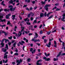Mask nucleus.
<instances>
[{"label":"nucleus","instance_id":"obj_49","mask_svg":"<svg viewBox=\"0 0 65 65\" xmlns=\"http://www.w3.org/2000/svg\"><path fill=\"white\" fill-rule=\"evenodd\" d=\"M36 44L38 45V46H40V45H41L40 44V43H37Z\"/></svg>","mask_w":65,"mask_h":65},{"label":"nucleus","instance_id":"obj_7","mask_svg":"<svg viewBox=\"0 0 65 65\" xmlns=\"http://www.w3.org/2000/svg\"><path fill=\"white\" fill-rule=\"evenodd\" d=\"M40 18H42V17H44V14L43 13H40Z\"/></svg>","mask_w":65,"mask_h":65},{"label":"nucleus","instance_id":"obj_62","mask_svg":"<svg viewBox=\"0 0 65 65\" xmlns=\"http://www.w3.org/2000/svg\"><path fill=\"white\" fill-rule=\"evenodd\" d=\"M19 62H20V63H21V62H22V60L20 59V61H19Z\"/></svg>","mask_w":65,"mask_h":65},{"label":"nucleus","instance_id":"obj_19","mask_svg":"<svg viewBox=\"0 0 65 65\" xmlns=\"http://www.w3.org/2000/svg\"><path fill=\"white\" fill-rule=\"evenodd\" d=\"M53 18V15H52L48 18V19L49 20V19H51Z\"/></svg>","mask_w":65,"mask_h":65},{"label":"nucleus","instance_id":"obj_41","mask_svg":"<svg viewBox=\"0 0 65 65\" xmlns=\"http://www.w3.org/2000/svg\"><path fill=\"white\" fill-rule=\"evenodd\" d=\"M7 41H9V40L8 39H6L5 40V43H7Z\"/></svg>","mask_w":65,"mask_h":65},{"label":"nucleus","instance_id":"obj_10","mask_svg":"<svg viewBox=\"0 0 65 65\" xmlns=\"http://www.w3.org/2000/svg\"><path fill=\"white\" fill-rule=\"evenodd\" d=\"M12 19L13 20H14L15 19V15H12Z\"/></svg>","mask_w":65,"mask_h":65},{"label":"nucleus","instance_id":"obj_14","mask_svg":"<svg viewBox=\"0 0 65 65\" xmlns=\"http://www.w3.org/2000/svg\"><path fill=\"white\" fill-rule=\"evenodd\" d=\"M53 13V12H51L48 13V14H46V15H47V17H49V15H50V14H51V13Z\"/></svg>","mask_w":65,"mask_h":65},{"label":"nucleus","instance_id":"obj_55","mask_svg":"<svg viewBox=\"0 0 65 65\" xmlns=\"http://www.w3.org/2000/svg\"><path fill=\"white\" fill-rule=\"evenodd\" d=\"M8 44L9 45H10L11 44V42H9L8 43Z\"/></svg>","mask_w":65,"mask_h":65},{"label":"nucleus","instance_id":"obj_22","mask_svg":"<svg viewBox=\"0 0 65 65\" xmlns=\"http://www.w3.org/2000/svg\"><path fill=\"white\" fill-rule=\"evenodd\" d=\"M3 32H4V31H3L2 30H0V35H1L2 33H3Z\"/></svg>","mask_w":65,"mask_h":65},{"label":"nucleus","instance_id":"obj_64","mask_svg":"<svg viewBox=\"0 0 65 65\" xmlns=\"http://www.w3.org/2000/svg\"><path fill=\"white\" fill-rule=\"evenodd\" d=\"M54 43L55 44H57V43L55 41H54Z\"/></svg>","mask_w":65,"mask_h":65},{"label":"nucleus","instance_id":"obj_17","mask_svg":"<svg viewBox=\"0 0 65 65\" xmlns=\"http://www.w3.org/2000/svg\"><path fill=\"white\" fill-rule=\"evenodd\" d=\"M25 1L26 3H30V0H25Z\"/></svg>","mask_w":65,"mask_h":65},{"label":"nucleus","instance_id":"obj_27","mask_svg":"<svg viewBox=\"0 0 65 65\" xmlns=\"http://www.w3.org/2000/svg\"><path fill=\"white\" fill-rule=\"evenodd\" d=\"M16 43H17V42H15V43L13 44V45L14 46V47H15V45H16Z\"/></svg>","mask_w":65,"mask_h":65},{"label":"nucleus","instance_id":"obj_56","mask_svg":"<svg viewBox=\"0 0 65 65\" xmlns=\"http://www.w3.org/2000/svg\"><path fill=\"white\" fill-rule=\"evenodd\" d=\"M33 34L32 33H29V34L28 35L29 36H31V35H32Z\"/></svg>","mask_w":65,"mask_h":65},{"label":"nucleus","instance_id":"obj_9","mask_svg":"<svg viewBox=\"0 0 65 65\" xmlns=\"http://www.w3.org/2000/svg\"><path fill=\"white\" fill-rule=\"evenodd\" d=\"M61 54H62V53H61V52H59L58 53V55L57 56V57H58L59 56H61Z\"/></svg>","mask_w":65,"mask_h":65},{"label":"nucleus","instance_id":"obj_34","mask_svg":"<svg viewBox=\"0 0 65 65\" xmlns=\"http://www.w3.org/2000/svg\"><path fill=\"white\" fill-rule=\"evenodd\" d=\"M12 36H10V37H9L8 38L9 39L11 40V39H12Z\"/></svg>","mask_w":65,"mask_h":65},{"label":"nucleus","instance_id":"obj_11","mask_svg":"<svg viewBox=\"0 0 65 65\" xmlns=\"http://www.w3.org/2000/svg\"><path fill=\"white\" fill-rule=\"evenodd\" d=\"M50 53H48L47 55V54L46 53H45V55L46 56V57H47L49 56H50Z\"/></svg>","mask_w":65,"mask_h":65},{"label":"nucleus","instance_id":"obj_60","mask_svg":"<svg viewBox=\"0 0 65 65\" xmlns=\"http://www.w3.org/2000/svg\"><path fill=\"white\" fill-rule=\"evenodd\" d=\"M28 18H27L26 19H24V21H25V22H26V21H27V20H28Z\"/></svg>","mask_w":65,"mask_h":65},{"label":"nucleus","instance_id":"obj_54","mask_svg":"<svg viewBox=\"0 0 65 65\" xmlns=\"http://www.w3.org/2000/svg\"><path fill=\"white\" fill-rule=\"evenodd\" d=\"M37 6H36L34 8V9H37Z\"/></svg>","mask_w":65,"mask_h":65},{"label":"nucleus","instance_id":"obj_58","mask_svg":"<svg viewBox=\"0 0 65 65\" xmlns=\"http://www.w3.org/2000/svg\"><path fill=\"white\" fill-rule=\"evenodd\" d=\"M19 17L20 18V20H22V17H21V16H20V15H19Z\"/></svg>","mask_w":65,"mask_h":65},{"label":"nucleus","instance_id":"obj_29","mask_svg":"<svg viewBox=\"0 0 65 65\" xmlns=\"http://www.w3.org/2000/svg\"><path fill=\"white\" fill-rule=\"evenodd\" d=\"M30 15H31V14L30 13L28 14L27 16L28 18H30Z\"/></svg>","mask_w":65,"mask_h":65},{"label":"nucleus","instance_id":"obj_24","mask_svg":"<svg viewBox=\"0 0 65 65\" xmlns=\"http://www.w3.org/2000/svg\"><path fill=\"white\" fill-rule=\"evenodd\" d=\"M4 59H7V55H6V56H4Z\"/></svg>","mask_w":65,"mask_h":65},{"label":"nucleus","instance_id":"obj_61","mask_svg":"<svg viewBox=\"0 0 65 65\" xmlns=\"http://www.w3.org/2000/svg\"><path fill=\"white\" fill-rule=\"evenodd\" d=\"M52 38V39H49V41H52V40H53V38Z\"/></svg>","mask_w":65,"mask_h":65},{"label":"nucleus","instance_id":"obj_39","mask_svg":"<svg viewBox=\"0 0 65 65\" xmlns=\"http://www.w3.org/2000/svg\"><path fill=\"white\" fill-rule=\"evenodd\" d=\"M34 19V18H33L32 17H30V20L31 21H32Z\"/></svg>","mask_w":65,"mask_h":65},{"label":"nucleus","instance_id":"obj_51","mask_svg":"<svg viewBox=\"0 0 65 65\" xmlns=\"http://www.w3.org/2000/svg\"><path fill=\"white\" fill-rule=\"evenodd\" d=\"M27 6V5H24L23 7V8L26 7Z\"/></svg>","mask_w":65,"mask_h":65},{"label":"nucleus","instance_id":"obj_36","mask_svg":"<svg viewBox=\"0 0 65 65\" xmlns=\"http://www.w3.org/2000/svg\"><path fill=\"white\" fill-rule=\"evenodd\" d=\"M14 55H15V56H18L19 55V54L18 53H15Z\"/></svg>","mask_w":65,"mask_h":65},{"label":"nucleus","instance_id":"obj_35","mask_svg":"<svg viewBox=\"0 0 65 65\" xmlns=\"http://www.w3.org/2000/svg\"><path fill=\"white\" fill-rule=\"evenodd\" d=\"M36 64L37 65H41V63H40L39 62H37Z\"/></svg>","mask_w":65,"mask_h":65},{"label":"nucleus","instance_id":"obj_4","mask_svg":"<svg viewBox=\"0 0 65 65\" xmlns=\"http://www.w3.org/2000/svg\"><path fill=\"white\" fill-rule=\"evenodd\" d=\"M62 16L63 17H62V18L61 19V21H63V22H65V20H65V13H64L63 14Z\"/></svg>","mask_w":65,"mask_h":65},{"label":"nucleus","instance_id":"obj_50","mask_svg":"<svg viewBox=\"0 0 65 65\" xmlns=\"http://www.w3.org/2000/svg\"><path fill=\"white\" fill-rule=\"evenodd\" d=\"M21 28L23 30H24V29H25V27H23V26H22Z\"/></svg>","mask_w":65,"mask_h":65},{"label":"nucleus","instance_id":"obj_16","mask_svg":"<svg viewBox=\"0 0 65 65\" xmlns=\"http://www.w3.org/2000/svg\"><path fill=\"white\" fill-rule=\"evenodd\" d=\"M17 62L18 63L17 64V65H19V64H21L20 62L18 60H17Z\"/></svg>","mask_w":65,"mask_h":65},{"label":"nucleus","instance_id":"obj_59","mask_svg":"<svg viewBox=\"0 0 65 65\" xmlns=\"http://www.w3.org/2000/svg\"><path fill=\"white\" fill-rule=\"evenodd\" d=\"M4 1H3L1 3V5H3V4H4Z\"/></svg>","mask_w":65,"mask_h":65},{"label":"nucleus","instance_id":"obj_48","mask_svg":"<svg viewBox=\"0 0 65 65\" xmlns=\"http://www.w3.org/2000/svg\"><path fill=\"white\" fill-rule=\"evenodd\" d=\"M38 37V36H35L34 39H35V38H37Z\"/></svg>","mask_w":65,"mask_h":65},{"label":"nucleus","instance_id":"obj_31","mask_svg":"<svg viewBox=\"0 0 65 65\" xmlns=\"http://www.w3.org/2000/svg\"><path fill=\"white\" fill-rule=\"evenodd\" d=\"M58 60V58H57L56 59L55 58H54V61H57Z\"/></svg>","mask_w":65,"mask_h":65},{"label":"nucleus","instance_id":"obj_20","mask_svg":"<svg viewBox=\"0 0 65 65\" xmlns=\"http://www.w3.org/2000/svg\"><path fill=\"white\" fill-rule=\"evenodd\" d=\"M5 48H7V50L8 49V46L7 44H6V47H5Z\"/></svg>","mask_w":65,"mask_h":65},{"label":"nucleus","instance_id":"obj_2","mask_svg":"<svg viewBox=\"0 0 65 65\" xmlns=\"http://www.w3.org/2000/svg\"><path fill=\"white\" fill-rule=\"evenodd\" d=\"M12 7H13V6L11 5H10L8 7L9 8H10V7H11L10 8V11H14L15 9V8H16V7H15L14 8H13Z\"/></svg>","mask_w":65,"mask_h":65},{"label":"nucleus","instance_id":"obj_5","mask_svg":"<svg viewBox=\"0 0 65 65\" xmlns=\"http://www.w3.org/2000/svg\"><path fill=\"white\" fill-rule=\"evenodd\" d=\"M31 41H34V42H37V41H40V40H39V39H38V40H37V39L35 40V39H32Z\"/></svg>","mask_w":65,"mask_h":65},{"label":"nucleus","instance_id":"obj_26","mask_svg":"<svg viewBox=\"0 0 65 65\" xmlns=\"http://www.w3.org/2000/svg\"><path fill=\"white\" fill-rule=\"evenodd\" d=\"M50 58H48L47 59H46V60H45V61H48L50 60Z\"/></svg>","mask_w":65,"mask_h":65},{"label":"nucleus","instance_id":"obj_45","mask_svg":"<svg viewBox=\"0 0 65 65\" xmlns=\"http://www.w3.org/2000/svg\"><path fill=\"white\" fill-rule=\"evenodd\" d=\"M33 48H31L30 49V52H32V51H33Z\"/></svg>","mask_w":65,"mask_h":65},{"label":"nucleus","instance_id":"obj_21","mask_svg":"<svg viewBox=\"0 0 65 65\" xmlns=\"http://www.w3.org/2000/svg\"><path fill=\"white\" fill-rule=\"evenodd\" d=\"M41 3L43 5H44L45 4V2H43V1L41 2Z\"/></svg>","mask_w":65,"mask_h":65},{"label":"nucleus","instance_id":"obj_6","mask_svg":"<svg viewBox=\"0 0 65 65\" xmlns=\"http://www.w3.org/2000/svg\"><path fill=\"white\" fill-rule=\"evenodd\" d=\"M51 45V42H49L48 45L47 44H46V46L48 47H50V45Z\"/></svg>","mask_w":65,"mask_h":65},{"label":"nucleus","instance_id":"obj_37","mask_svg":"<svg viewBox=\"0 0 65 65\" xmlns=\"http://www.w3.org/2000/svg\"><path fill=\"white\" fill-rule=\"evenodd\" d=\"M35 51H36V49H35L33 51V52H32V54H33L34 53H35Z\"/></svg>","mask_w":65,"mask_h":65},{"label":"nucleus","instance_id":"obj_53","mask_svg":"<svg viewBox=\"0 0 65 65\" xmlns=\"http://www.w3.org/2000/svg\"><path fill=\"white\" fill-rule=\"evenodd\" d=\"M59 41L61 43H62V41H61V39H59Z\"/></svg>","mask_w":65,"mask_h":65},{"label":"nucleus","instance_id":"obj_15","mask_svg":"<svg viewBox=\"0 0 65 65\" xmlns=\"http://www.w3.org/2000/svg\"><path fill=\"white\" fill-rule=\"evenodd\" d=\"M13 2V1H12V0H11V1H9V3H10L11 4H12Z\"/></svg>","mask_w":65,"mask_h":65},{"label":"nucleus","instance_id":"obj_13","mask_svg":"<svg viewBox=\"0 0 65 65\" xmlns=\"http://www.w3.org/2000/svg\"><path fill=\"white\" fill-rule=\"evenodd\" d=\"M36 23H37V20L36 19H35V20L33 22V24H36Z\"/></svg>","mask_w":65,"mask_h":65},{"label":"nucleus","instance_id":"obj_1","mask_svg":"<svg viewBox=\"0 0 65 65\" xmlns=\"http://www.w3.org/2000/svg\"><path fill=\"white\" fill-rule=\"evenodd\" d=\"M4 16V15L3 14H0V22H5V19H4L3 20H2V19L3 18V16Z\"/></svg>","mask_w":65,"mask_h":65},{"label":"nucleus","instance_id":"obj_40","mask_svg":"<svg viewBox=\"0 0 65 65\" xmlns=\"http://www.w3.org/2000/svg\"><path fill=\"white\" fill-rule=\"evenodd\" d=\"M42 61V59H40L39 60H38V61H37V63L38 62H40L41 61Z\"/></svg>","mask_w":65,"mask_h":65},{"label":"nucleus","instance_id":"obj_63","mask_svg":"<svg viewBox=\"0 0 65 65\" xmlns=\"http://www.w3.org/2000/svg\"><path fill=\"white\" fill-rule=\"evenodd\" d=\"M46 37V36H43L42 37V39H44V38Z\"/></svg>","mask_w":65,"mask_h":65},{"label":"nucleus","instance_id":"obj_18","mask_svg":"<svg viewBox=\"0 0 65 65\" xmlns=\"http://www.w3.org/2000/svg\"><path fill=\"white\" fill-rule=\"evenodd\" d=\"M1 45H2L1 47H4V43H2L1 44Z\"/></svg>","mask_w":65,"mask_h":65},{"label":"nucleus","instance_id":"obj_30","mask_svg":"<svg viewBox=\"0 0 65 65\" xmlns=\"http://www.w3.org/2000/svg\"><path fill=\"white\" fill-rule=\"evenodd\" d=\"M5 40H6V39L4 38V39H3L2 40V41H1V42L3 43V42H4V41Z\"/></svg>","mask_w":65,"mask_h":65},{"label":"nucleus","instance_id":"obj_8","mask_svg":"<svg viewBox=\"0 0 65 65\" xmlns=\"http://www.w3.org/2000/svg\"><path fill=\"white\" fill-rule=\"evenodd\" d=\"M22 32H21V31H19V33L18 34V35L19 36H18V37H19L20 36H21V35H22Z\"/></svg>","mask_w":65,"mask_h":65},{"label":"nucleus","instance_id":"obj_3","mask_svg":"<svg viewBox=\"0 0 65 65\" xmlns=\"http://www.w3.org/2000/svg\"><path fill=\"white\" fill-rule=\"evenodd\" d=\"M50 6H51V5L46 4L44 7V9L46 10L47 11H48V7H50Z\"/></svg>","mask_w":65,"mask_h":65},{"label":"nucleus","instance_id":"obj_32","mask_svg":"<svg viewBox=\"0 0 65 65\" xmlns=\"http://www.w3.org/2000/svg\"><path fill=\"white\" fill-rule=\"evenodd\" d=\"M10 24H11V23H10V21H8L7 22V25H10Z\"/></svg>","mask_w":65,"mask_h":65},{"label":"nucleus","instance_id":"obj_12","mask_svg":"<svg viewBox=\"0 0 65 65\" xmlns=\"http://www.w3.org/2000/svg\"><path fill=\"white\" fill-rule=\"evenodd\" d=\"M9 9H4V11H5V12H7V11H8V12H9Z\"/></svg>","mask_w":65,"mask_h":65},{"label":"nucleus","instance_id":"obj_52","mask_svg":"<svg viewBox=\"0 0 65 65\" xmlns=\"http://www.w3.org/2000/svg\"><path fill=\"white\" fill-rule=\"evenodd\" d=\"M44 16L45 17H46V12H45L44 14Z\"/></svg>","mask_w":65,"mask_h":65},{"label":"nucleus","instance_id":"obj_46","mask_svg":"<svg viewBox=\"0 0 65 65\" xmlns=\"http://www.w3.org/2000/svg\"><path fill=\"white\" fill-rule=\"evenodd\" d=\"M6 26V25L4 24V25H2L1 26V27H5Z\"/></svg>","mask_w":65,"mask_h":65},{"label":"nucleus","instance_id":"obj_23","mask_svg":"<svg viewBox=\"0 0 65 65\" xmlns=\"http://www.w3.org/2000/svg\"><path fill=\"white\" fill-rule=\"evenodd\" d=\"M30 60H31V59L30 58H28L27 59V61L28 62H30Z\"/></svg>","mask_w":65,"mask_h":65},{"label":"nucleus","instance_id":"obj_25","mask_svg":"<svg viewBox=\"0 0 65 65\" xmlns=\"http://www.w3.org/2000/svg\"><path fill=\"white\" fill-rule=\"evenodd\" d=\"M47 41V40L46 39H44V42L45 43H46V42Z\"/></svg>","mask_w":65,"mask_h":65},{"label":"nucleus","instance_id":"obj_28","mask_svg":"<svg viewBox=\"0 0 65 65\" xmlns=\"http://www.w3.org/2000/svg\"><path fill=\"white\" fill-rule=\"evenodd\" d=\"M3 33H4L5 34V36H6L7 35V32L6 33V32H5V31H4V32H3Z\"/></svg>","mask_w":65,"mask_h":65},{"label":"nucleus","instance_id":"obj_44","mask_svg":"<svg viewBox=\"0 0 65 65\" xmlns=\"http://www.w3.org/2000/svg\"><path fill=\"white\" fill-rule=\"evenodd\" d=\"M6 18L7 19H9V17L7 15H6Z\"/></svg>","mask_w":65,"mask_h":65},{"label":"nucleus","instance_id":"obj_38","mask_svg":"<svg viewBox=\"0 0 65 65\" xmlns=\"http://www.w3.org/2000/svg\"><path fill=\"white\" fill-rule=\"evenodd\" d=\"M19 43L20 45H23V43H21V42L20 41L19 42Z\"/></svg>","mask_w":65,"mask_h":65},{"label":"nucleus","instance_id":"obj_57","mask_svg":"<svg viewBox=\"0 0 65 65\" xmlns=\"http://www.w3.org/2000/svg\"><path fill=\"white\" fill-rule=\"evenodd\" d=\"M12 64H13V65H14L15 64V62H12Z\"/></svg>","mask_w":65,"mask_h":65},{"label":"nucleus","instance_id":"obj_43","mask_svg":"<svg viewBox=\"0 0 65 65\" xmlns=\"http://www.w3.org/2000/svg\"><path fill=\"white\" fill-rule=\"evenodd\" d=\"M65 46V42H62V47H64V46Z\"/></svg>","mask_w":65,"mask_h":65},{"label":"nucleus","instance_id":"obj_47","mask_svg":"<svg viewBox=\"0 0 65 65\" xmlns=\"http://www.w3.org/2000/svg\"><path fill=\"white\" fill-rule=\"evenodd\" d=\"M47 34L48 35H50L51 34V32H47Z\"/></svg>","mask_w":65,"mask_h":65},{"label":"nucleus","instance_id":"obj_33","mask_svg":"<svg viewBox=\"0 0 65 65\" xmlns=\"http://www.w3.org/2000/svg\"><path fill=\"white\" fill-rule=\"evenodd\" d=\"M61 9H60L57 8L56 9V11H59V10H60Z\"/></svg>","mask_w":65,"mask_h":65},{"label":"nucleus","instance_id":"obj_42","mask_svg":"<svg viewBox=\"0 0 65 65\" xmlns=\"http://www.w3.org/2000/svg\"><path fill=\"white\" fill-rule=\"evenodd\" d=\"M26 24L27 25H30V24H31V23L30 22H26Z\"/></svg>","mask_w":65,"mask_h":65}]
</instances>
